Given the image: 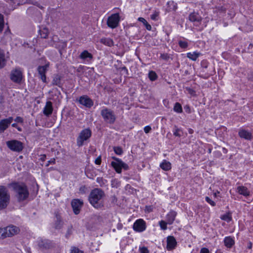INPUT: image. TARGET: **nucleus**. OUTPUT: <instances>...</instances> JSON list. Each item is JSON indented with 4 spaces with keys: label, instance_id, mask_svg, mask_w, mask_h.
I'll use <instances>...</instances> for the list:
<instances>
[{
    "label": "nucleus",
    "instance_id": "1",
    "mask_svg": "<svg viewBox=\"0 0 253 253\" xmlns=\"http://www.w3.org/2000/svg\"><path fill=\"white\" fill-rule=\"evenodd\" d=\"M11 185L16 193V197L19 201H23L28 198L29 193L27 187L24 184L14 183Z\"/></svg>",
    "mask_w": 253,
    "mask_h": 253
},
{
    "label": "nucleus",
    "instance_id": "2",
    "mask_svg": "<svg viewBox=\"0 0 253 253\" xmlns=\"http://www.w3.org/2000/svg\"><path fill=\"white\" fill-rule=\"evenodd\" d=\"M105 196L103 190L99 188L93 189L89 196L88 200L92 205L97 203L98 201L102 199Z\"/></svg>",
    "mask_w": 253,
    "mask_h": 253
},
{
    "label": "nucleus",
    "instance_id": "3",
    "mask_svg": "<svg viewBox=\"0 0 253 253\" xmlns=\"http://www.w3.org/2000/svg\"><path fill=\"white\" fill-rule=\"evenodd\" d=\"M101 115L104 121L108 124H113L116 119L114 111L107 108H104L101 110Z\"/></svg>",
    "mask_w": 253,
    "mask_h": 253
},
{
    "label": "nucleus",
    "instance_id": "4",
    "mask_svg": "<svg viewBox=\"0 0 253 253\" xmlns=\"http://www.w3.org/2000/svg\"><path fill=\"white\" fill-rule=\"evenodd\" d=\"M112 159L114 161L111 162V166L117 173H121L122 169L125 170H127L128 169V165L123 162L120 159L115 157H113Z\"/></svg>",
    "mask_w": 253,
    "mask_h": 253
},
{
    "label": "nucleus",
    "instance_id": "5",
    "mask_svg": "<svg viewBox=\"0 0 253 253\" xmlns=\"http://www.w3.org/2000/svg\"><path fill=\"white\" fill-rule=\"evenodd\" d=\"M91 136V131L89 128L83 129L77 139V144L79 147L84 145V142L88 140Z\"/></svg>",
    "mask_w": 253,
    "mask_h": 253
},
{
    "label": "nucleus",
    "instance_id": "6",
    "mask_svg": "<svg viewBox=\"0 0 253 253\" xmlns=\"http://www.w3.org/2000/svg\"><path fill=\"white\" fill-rule=\"evenodd\" d=\"M9 200L10 195L7 189L4 186H0V206H7Z\"/></svg>",
    "mask_w": 253,
    "mask_h": 253
},
{
    "label": "nucleus",
    "instance_id": "7",
    "mask_svg": "<svg viewBox=\"0 0 253 253\" xmlns=\"http://www.w3.org/2000/svg\"><path fill=\"white\" fill-rule=\"evenodd\" d=\"M7 147L11 151L19 152L23 149V143L17 140H11L6 142Z\"/></svg>",
    "mask_w": 253,
    "mask_h": 253
},
{
    "label": "nucleus",
    "instance_id": "8",
    "mask_svg": "<svg viewBox=\"0 0 253 253\" xmlns=\"http://www.w3.org/2000/svg\"><path fill=\"white\" fill-rule=\"evenodd\" d=\"M120 21V17L118 13H114L108 17L107 21V26L112 29L117 28Z\"/></svg>",
    "mask_w": 253,
    "mask_h": 253
},
{
    "label": "nucleus",
    "instance_id": "9",
    "mask_svg": "<svg viewBox=\"0 0 253 253\" xmlns=\"http://www.w3.org/2000/svg\"><path fill=\"white\" fill-rule=\"evenodd\" d=\"M10 79L15 83H21L23 79V74L21 69L19 68H17L11 70Z\"/></svg>",
    "mask_w": 253,
    "mask_h": 253
},
{
    "label": "nucleus",
    "instance_id": "10",
    "mask_svg": "<svg viewBox=\"0 0 253 253\" xmlns=\"http://www.w3.org/2000/svg\"><path fill=\"white\" fill-rule=\"evenodd\" d=\"M49 66V62H47L45 63L44 65L39 66L37 68L39 78L44 83H47L46 73L47 72Z\"/></svg>",
    "mask_w": 253,
    "mask_h": 253
},
{
    "label": "nucleus",
    "instance_id": "11",
    "mask_svg": "<svg viewBox=\"0 0 253 253\" xmlns=\"http://www.w3.org/2000/svg\"><path fill=\"white\" fill-rule=\"evenodd\" d=\"M13 120L12 117L0 121V133H3L10 126Z\"/></svg>",
    "mask_w": 253,
    "mask_h": 253
},
{
    "label": "nucleus",
    "instance_id": "12",
    "mask_svg": "<svg viewBox=\"0 0 253 253\" xmlns=\"http://www.w3.org/2000/svg\"><path fill=\"white\" fill-rule=\"evenodd\" d=\"M55 219L52 225V227L55 230H60L62 228L64 222L61 219V216L58 211L55 212Z\"/></svg>",
    "mask_w": 253,
    "mask_h": 253
},
{
    "label": "nucleus",
    "instance_id": "13",
    "mask_svg": "<svg viewBox=\"0 0 253 253\" xmlns=\"http://www.w3.org/2000/svg\"><path fill=\"white\" fill-rule=\"evenodd\" d=\"M133 228L137 232H142L146 229V223L142 219H137L134 223Z\"/></svg>",
    "mask_w": 253,
    "mask_h": 253
},
{
    "label": "nucleus",
    "instance_id": "14",
    "mask_svg": "<svg viewBox=\"0 0 253 253\" xmlns=\"http://www.w3.org/2000/svg\"><path fill=\"white\" fill-rule=\"evenodd\" d=\"M78 101L81 104L88 108L91 107L93 105L92 100L86 95L81 96L78 99Z\"/></svg>",
    "mask_w": 253,
    "mask_h": 253
},
{
    "label": "nucleus",
    "instance_id": "15",
    "mask_svg": "<svg viewBox=\"0 0 253 253\" xmlns=\"http://www.w3.org/2000/svg\"><path fill=\"white\" fill-rule=\"evenodd\" d=\"M189 20L193 22L195 25L198 26L201 24L202 18L198 13L193 12L189 14Z\"/></svg>",
    "mask_w": 253,
    "mask_h": 253
},
{
    "label": "nucleus",
    "instance_id": "16",
    "mask_svg": "<svg viewBox=\"0 0 253 253\" xmlns=\"http://www.w3.org/2000/svg\"><path fill=\"white\" fill-rule=\"evenodd\" d=\"M239 136L242 138L247 140H251L252 139V133L245 129H240L238 131Z\"/></svg>",
    "mask_w": 253,
    "mask_h": 253
},
{
    "label": "nucleus",
    "instance_id": "17",
    "mask_svg": "<svg viewBox=\"0 0 253 253\" xmlns=\"http://www.w3.org/2000/svg\"><path fill=\"white\" fill-rule=\"evenodd\" d=\"M167 249L169 251H170L175 248L176 246L177 242L173 236H169L167 237Z\"/></svg>",
    "mask_w": 253,
    "mask_h": 253
},
{
    "label": "nucleus",
    "instance_id": "18",
    "mask_svg": "<svg viewBox=\"0 0 253 253\" xmlns=\"http://www.w3.org/2000/svg\"><path fill=\"white\" fill-rule=\"evenodd\" d=\"M8 237H11L17 234L20 232L19 228L14 225H9L6 227Z\"/></svg>",
    "mask_w": 253,
    "mask_h": 253
},
{
    "label": "nucleus",
    "instance_id": "19",
    "mask_svg": "<svg viewBox=\"0 0 253 253\" xmlns=\"http://www.w3.org/2000/svg\"><path fill=\"white\" fill-rule=\"evenodd\" d=\"M51 246V242L49 240H40L38 241V246L42 250L48 249L50 248Z\"/></svg>",
    "mask_w": 253,
    "mask_h": 253
},
{
    "label": "nucleus",
    "instance_id": "20",
    "mask_svg": "<svg viewBox=\"0 0 253 253\" xmlns=\"http://www.w3.org/2000/svg\"><path fill=\"white\" fill-rule=\"evenodd\" d=\"M53 111V107L52 102L47 101L43 110V113L46 116L51 115Z\"/></svg>",
    "mask_w": 253,
    "mask_h": 253
},
{
    "label": "nucleus",
    "instance_id": "21",
    "mask_svg": "<svg viewBox=\"0 0 253 253\" xmlns=\"http://www.w3.org/2000/svg\"><path fill=\"white\" fill-rule=\"evenodd\" d=\"M236 191L240 194L243 195L244 196H248L250 194V191L246 187L243 186H238Z\"/></svg>",
    "mask_w": 253,
    "mask_h": 253
},
{
    "label": "nucleus",
    "instance_id": "22",
    "mask_svg": "<svg viewBox=\"0 0 253 253\" xmlns=\"http://www.w3.org/2000/svg\"><path fill=\"white\" fill-rule=\"evenodd\" d=\"M201 55L202 53L197 51L187 53V57L192 61H196Z\"/></svg>",
    "mask_w": 253,
    "mask_h": 253
},
{
    "label": "nucleus",
    "instance_id": "23",
    "mask_svg": "<svg viewBox=\"0 0 253 253\" xmlns=\"http://www.w3.org/2000/svg\"><path fill=\"white\" fill-rule=\"evenodd\" d=\"M80 57L83 60L89 61L92 59L93 56L88 51L84 50L81 53Z\"/></svg>",
    "mask_w": 253,
    "mask_h": 253
},
{
    "label": "nucleus",
    "instance_id": "24",
    "mask_svg": "<svg viewBox=\"0 0 253 253\" xmlns=\"http://www.w3.org/2000/svg\"><path fill=\"white\" fill-rule=\"evenodd\" d=\"M100 42L106 45L111 47L114 45V42L112 39L109 38H103L100 39Z\"/></svg>",
    "mask_w": 253,
    "mask_h": 253
},
{
    "label": "nucleus",
    "instance_id": "25",
    "mask_svg": "<svg viewBox=\"0 0 253 253\" xmlns=\"http://www.w3.org/2000/svg\"><path fill=\"white\" fill-rule=\"evenodd\" d=\"M176 215V212L174 211H170L167 215V222L169 224L173 223L175 220V217Z\"/></svg>",
    "mask_w": 253,
    "mask_h": 253
},
{
    "label": "nucleus",
    "instance_id": "26",
    "mask_svg": "<svg viewBox=\"0 0 253 253\" xmlns=\"http://www.w3.org/2000/svg\"><path fill=\"white\" fill-rule=\"evenodd\" d=\"M224 243L226 247L230 248L234 244V240L230 236L226 237L224 238Z\"/></svg>",
    "mask_w": 253,
    "mask_h": 253
},
{
    "label": "nucleus",
    "instance_id": "27",
    "mask_svg": "<svg viewBox=\"0 0 253 253\" xmlns=\"http://www.w3.org/2000/svg\"><path fill=\"white\" fill-rule=\"evenodd\" d=\"M160 167L162 169L164 170L168 171L171 169V164L170 162L166 161L163 160L162 163L160 164Z\"/></svg>",
    "mask_w": 253,
    "mask_h": 253
},
{
    "label": "nucleus",
    "instance_id": "28",
    "mask_svg": "<svg viewBox=\"0 0 253 253\" xmlns=\"http://www.w3.org/2000/svg\"><path fill=\"white\" fill-rule=\"evenodd\" d=\"M61 77L59 75H55L53 77L52 84L53 85H57L59 87H61Z\"/></svg>",
    "mask_w": 253,
    "mask_h": 253
},
{
    "label": "nucleus",
    "instance_id": "29",
    "mask_svg": "<svg viewBox=\"0 0 253 253\" xmlns=\"http://www.w3.org/2000/svg\"><path fill=\"white\" fill-rule=\"evenodd\" d=\"M6 63L4 51L0 49V68L3 67Z\"/></svg>",
    "mask_w": 253,
    "mask_h": 253
},
{
    "label": "nucleus",
    "instance_id": "30",
    "mask_svg": "<svg viewBox=\"0 0 253 253\" xmlns=\"http://www.w3.org/2000/svg\"><path fill=\"white\" fill-rule=\"evenodd\" d=\"M168 10L169 11H174L177 9V4L173 1H169L167 2Z\"/></svg>",
    "mask_w": 253,
    "mask_h": 253
},
{
    "label": "nucleus",
    "instance_id": "31",
    "mask_svg": "<svg viewBox=\"0 0 253 253\" xmlns=\"http://www.w3.org/2000/svg\"><path fill=\"white\" fill-rule=\"evenodd\" d=\"M173 135L175 136L181 137L183 134V131L181 128H178L177 126H175L173 129Z\"/></svg>",
    "mask_w": 253,
    "mask_h": 253
},
{
    "label": "nucleus",
    "instance_id": "32",
    "mask_svg": "<svg viewBox=\"0 0 253 253\" xmlns=\"http://www.w3.org/2000/svg\"><path fill=\"white\" fill-rule=\"evenodd\" d=\"M173 111L177 113H181L183 111L181 105L178 102H176L173 107Z\"/></svg>",
    "mask_w": 253,
    "mask_h": 253
},
{
    "label": "nucleus",
    "instance_id": "33",
    "mask_svg": "<svg viewBox=\"0 0 253 253\" xmlns=\"http://www.w3.org/2000/svg\"><path fill=\"white\" fill-rule=\"evenodd\" d=\"M8 237L6 231V227L0 228V239H3Z\"/></svg>",
    "mask_w": 253,
    "mask_h": 253
},
{
    "label": "nucleus",
    "instance_id": "34",
    "mask_svg": "<svg viewBox=\"0 0 253 253\" xmlns=\"http://www.w3.org/2000/svg\"><path fill=\"white\" fill-rule=\"evenodd\" d=\"M138 20L142 23L145 25L147 30L150 31L151 30V26L148 23L147 21L142 17H139L138 19Z\"/></svg>",
    "mask_w": 253,
    "mask_h": 253
},
{
    "label": "nucleus",
    "instance_id": "35",
    "mask_svg": "<svg viewBox=\"0 0 253 253\" xmlns=\"http://www.w3.org/2000/svg\"><path fill=\"white\" fill-rule=\"evenodd\" d=\"M83 204V201L81 199H74L71 202V206H82Z\"/></svg>",
    "mask_w": 253,
    "mask_h": 253
},
{
    "label": "nucleus",
    "instance_id": "36",
    "mask_svg": "<svg viewBox=\"0 0 253 253\" xmlns=\"http://www.w3.org/2000/svg\"><path fill=\"white\" fill-rule=\"evenodd\" d=\"M40 34L42 38L45 39L48 35V31L47 29L44 28L40 30Z\"/></svg>",
    "mask_w": 253,
    "mask_h": 253
},
{
    "label": "nucleus",
    "instance_id": "37",
    "mask_svg": "<svg viewBox=\"0 0 253 253\" xmlns=\"http://www.w3.org/2000/svg\"><path fill=\"white\" fill-rule=\"evenodd\" d=\"M149 78L152 81H155L157 78V75L156 73L153 71H151L149 72L148 74Z\"/></svg>",
    "mask_w": 253,
    "mask_h": 253
},
{
    "label": "nucleus",
    "instance_id": "38",
    "mask_svg": "<svg viewBox=\"0 0 253 253\" xmlns=\"http://www.w3.org/2000/svg\"><path fill=\"white\" fill-rule=\"evenodd\" d=\"M178 45L182 48H186L188 46V43L186 41L180 40L178 41Z\"/></svg>",
    "mask_w": 253,
    "mask_h": 253
},
{
    "label": "nucleus",
    "instance_id": "39",
    "mask_svg": "<svg viewBox=\"0 0 253 253\" xmlns=\"http://www.w3.org/2000/svg\"><path fill=\"white\" fill-rule=\"evenodd\" d=\"M73 233V226L72 225H69L68 226L67 230L66 233L65 234V237L66 238H69V237L72 235Z\"/></svg>",
    "mask_w": 253,
    "mask_h": 253
},
{
    "label": "nucleus",
    "instance_id": "40",
    "mask_svg": "<svg viewBox=\"0 0 253 253\" xmlns=\"http://www.w3.org/2000/svg\"><path fill=\"white\" fill-rule=\"evenodd\" d=\"M120 185V182L116 179H113L111 181V186L112 187L118 188Z\"/></svg>",
    "mask_w": 253,
    "mask_h": 253
},
{
    "label": "nucleus",
    "instance_id": "41",
    "mask_svg": "<svg viewBox=\"0 0 253 253\" xmlns=\"http://www.w3.org/2000/svg\"><path fill=\"white\" fill-rule=\"evenodd\" d=\"M114 151L115 153L118 155H121L123 153V150L120 147H114Z\"/></svg>",
    "mask_w": 253,
    "mask_h": 253
},
{
    "label": "nucleus",
    "instance_id": "42",
    "mask_svg": "<svg viewBox=\"0 0 253 253\" xmlns=\"http://www.w3.org/2000/svg\"><path fill=\"white\" fill-rule=\"evenodd\" d=\"M221 219L223 220L229 221L231 220V217L229 214H224L221 216Z\"/></svg>",
    "mask_w": 253,
    "mask_h": 253
},
{
    "label": "nucleus",
    "instance_id": "43",
    "mask_svg": "<svg viewBox=\"0 0 253 253\" xmlns=\"http://www.w3.org/2000/svg\"><path fill=\"white\" fill-rule=\"evenodd\" d=\"M70 253H84V252L78 248L73 247L71 248Z\"/></svg>",
    "mask_w": 253,
    "mask_h": 253
},
{
    "label": "nucleus",
    "instance_id": "44",
    "mask_svg": "<svg viewBox=\"0 0 253 253\" xmlns=\"http://www.w3.org/2000/svg\"><path fill=\"white\" fill-rule=\"evenodd\" d=\"M93 220H90L87 222L86 224V227L87 228L90 229H92L93 228L96 227L95 225L93 224Z\"/></svg>",
    "mask_w": 253,
    "mask_h": 253
},
{
    "label": "nucleus",
    "instance_id": "45",
    "mask_svg": "<svg viewBox=\"0 0 253 253\" xmlns=\"http://www.w3.org/2000/svg\"><path fill=\"white\" fill-rule=\"evenodd\" d=\"M4 21L3 15L0 14V32H1L3 28Z\"/></svg>",
    "mask_w": 253,
    "mask_h": 253
},
{
    "label": "nucleus",
    "instance_id": "46",
    "mask_svg": "<svg viewBox=\"0 0 253 253\" xmlns=\"http://www.w3.org/2000/svg\"><path fill=\"white\" fill-rule=\"evenodd\" d=\"M160 227L163 230H166L167 228V223L163 220H161L159 222Z\"/></svg>",
    "mask_w": 253,
    "mask_h": 253
},
{
    "label": "nucleus",
    "instance_id": "47",
    "mask_svg": "<svg viewBox=\"0 0 253 253\" xmlns=\"http://www.w3.org/2000/svg\"><path fill=\"white\" fill-rule=\"evenodd\" d=\"M160 58L165 60H168L169 58V56L168 53H162L161 54Z\"/></svg>",
    "mask_w": 253,
    "mask_h": 253
},
{
    "label": "nucleus",
    "instance_id": "48",
    "mask_svg": "<svg viewBox=\"0 0 253 253\" xmlns=\"http://www.w3.org/2000/svg\"><path fill=\"white\" fill-rule=\"evenodd\" d=\"M81 207H72L73 211L75 214H78L80 213Z\"/></svg>",
    "mask_w": 253,
    "mask_h": 253
},
{
    "label": "nucleus",
    "instance_id": "49",
    "mask_svg": "<svg viewBox=\"0 0 253 253\" xmlns=\"http://www.w3.org/2000/svg\"><path fill=\"white\" fill-rule=\"evenodd\" d=\"M96 181H97V182L99 183L100 184V185L101 186L102 184H105V182H106V180L104 179L102 177H97L96 179Z\"/></svg>",
    "mask_w": 253,
    "mask_h": 253
},
{
    "label": "nucleus",
    "instance_id": "50",
    "mask_svg": "<svg viewBox=\"0 0 253 253\" xmlns=\"http://www.w3.org/2000/svg\"><path fill=\"white\" fill-rule=\"evenodd\" d=\"M208 62L207 60H203L201 62V66L204 68H207L208 67Z\"/></svg>",
    "mask_w": 253,
    "mask_h": 253
},
{
    "label": "nucleus",
    "instance_id": "51",
    "mask_svg": "<svg viewBox=\"0 0 253 253\" xmlns=\"http://www.w3.org/2000/svg\"><path fill=\"white\" fill-rule=\"evenodd\" d=\"M140 253H149V251L147 248L143 247L140 248Z\"/></svg>",
    "mask_w": 253,
    "mask_h": 253
},
{
    "label": "nucleus",
    "instance_id": "52",
    "mask_svg": "<svg viewBox=\"0 0 253 253\" xmlns=\"http://www.w3.org/2000/svg\"><path fill=\"white\" fill-rule=\"evenodd\" d=\"M206 200L210 205H211L212 206H214V202L212 201L209 197H206Z\"/></svg>",
    "mask_w": 253,
    "mask_h": 253
},
{
    "label": "nucleus",
    "instance_id": "53",
    "mask_svg": "<svg viewBox=\"0 0 253 253\" xmlns=\"http://www.w3.org/2000/svg\"><path fill=\"white\" fill-rule=\"evenodd\" d=\"M151 127L149 126H146L144 128V131L146 133H149L151 131Z\"/></svg>",
    "mask_w": 253,
    "mask_h": 253
},
{
    "label": "nucleus",
    "instance_id": "54",
    "mask_svg": "<svg viewBox=\"0 0 253 253\" xmlns=\"http://www.w3.org/2000/svg\"><path fill=\"white\" fill-rule=\"evenodd\" d=\"M200 253H210V252L207 248H203L201 249Z\"/></svg>",
    "mask_w": 253,
    "mask_h": 253
},
{
    "label": "nucleus",
    "instance_id": "55",
    "mask_svg": "<svg viewBox=\"0 0 253 253\" xmlns=\"http://www.w3.org/2000/svg\"><path fill=\"white\" fill-rule=\"evenodd\" d=\"M101 157L99 156L98 157H97L95 160V163L96 164V165H100L101 164Z\"/></svg>",
    "mask_w": 253,
    "mask_h": 253
},
{
    "label": "nucleus",
    "instance_id": "56",
    "mask_svg": "<svg viewBox=\"0 0 253 253\" xmlns=\"http://www.w3.org/2000/svg\"><path fill=\"white\" fill-rule=\"evenodd\" d=\"M111 200L112 201V204H115L117 201V198L115 196H113L111 198Z\"/></svg>",
    "mask_w": 253,
    "mask_h": 253
},
{
    "label": "nucleus",
    "instance_id": "57",
    "mask_svg": "<svg viewBox=\"0 0 253 253\" xmlns=\"http://www.w3.org/2000/svg\"><path fill=\"white\" fill-rule=\"evenodd\" d=\"M12 126L16 128L18 131H21L22 128L19 126H18V125L16 123H13L12 124Z\"/></svg>",
    "mask_w": 253,
    "mask_h": 253
},
{
    "label": "nucleus",
    "instance_id": "58",
    "mask_svg": "<svg viewBox=\"0 0 253 253\" xmlns=\"http://www.w3.org/2000/svg\"><path fill=\"white\" fill-rule=\"evenodd\" d=\"M15 121L18 123H22L23 121V119L20 117H17L15 119Z\"/></svg>",
    "mask_w": 253,
    "mask_h": 253
},
{
    "label": "nucleus",
    "instance_id": "59",
    "mask_svg": "<svg viewBox=\"0 0 253 253\" xmlns=\"http://www.w3.org/2000/svg\"><path fill=\"white\" fill-rule=\"evenodd\" d=\"M55 159L51 160L49 161H48V164L46 165V166H48L50 164H55Z\"/></svg>",
    "mask_w": 253,
    "mask_h": 253
},
{
    "label": "nucleus",
    "instance_id": "60",
    "mask_svg": "<svg viewBox=\"0 0 253 253\" xmlns=\"http://www.w3.org/2000/svg\"><path fill=\"white\" fill-rule=\"evenodd\" d=\"M121 69V71H124L126 74L127 73V71H128L127 69V68L125 66H124V67H122Z\"/></svg>",
    "mask_w": 253,
    "mask_h": 253
},
{
    "label": "nucleus",
    "instance_id": "61",
    "mask_svg": "<svg viewBox=\"0 0 253 253\" xmlns=\"http://www.w3.org/2000/svg\"><path fill=\"white\" fill-rule=\"evenodd\" d=\"M85 189V187L84 186H82L80 187L79 191L80 192H84V189Z\"/></svg>",
    "mask_w": 253,
    "mask_h": 253
},
{
    "label": "nucleus",
    "instance_id": "62",
    "mask_svg": "<svg viewBox=\"0 0 253 253\" xmlns=\"http://www.w3.org/2000/svg\"><path fill=\"white\" fill-rule=\"evenodd\" d=\"M157 16H158V15L157 14H154L151 15V18L153 20H155Z\"/></svg>",
    "mask_w": 253,
    "mask_h": 253
},
{
    "label": "nucleus",
    "instance_id": "63",
    "mask_svg": "<svg viewBox=\"0 0 253 253\" xmlns=\"http://www.w3.org/2000/svg\"><path fill=\"white\" fill-rule=\"evenodd\" d=\"M215 155H216L218 157H220L221 156V153L219 151H215L214 152Z\"/></svg>",
    "mask_w": 253,
    "mask_h": 253
},
{
    "label": "nucleus",
    "instance_id": "64",
    "mask_svg": "<svg viewBox=\"0 0 253 253\" xmlns=\"http://www.w3.org/2000/svg\"><path fill=\"white\" fill-rule=\"evenodd\" d=\"M252 243L250 242L248 243V248L249 249H252Z\"/></svg>",
    "mask_w": 253,
    "mask_h": 253
}]
</instances>
